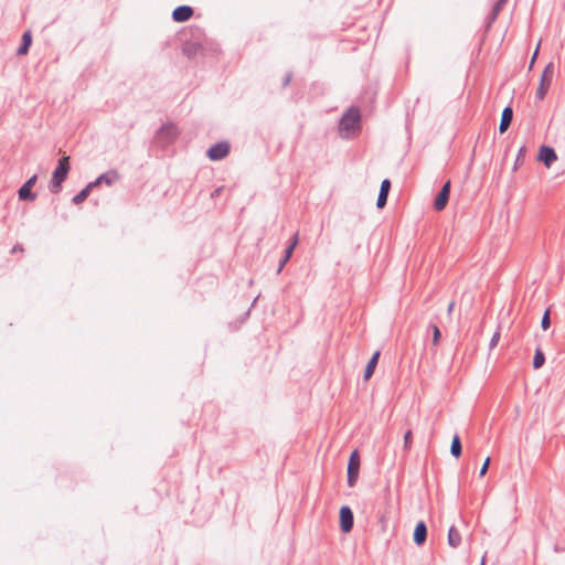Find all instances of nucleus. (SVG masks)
I'll return each mask as SVG.
<instances>
[{"mask_svg":"<svg viewBox=\"0 0 565 565\" xmlns=\"http://www.w3.org/2000/svg\"><path fill=\"white\" fill-rule=\"evenodd\" d=\"M172 129V127H162V130Z\"/></svg>","mask_w":565,"mask_h":565,"instance_id":"37","label":"nucleus"},{"mask_svg":"<svg viewBox=\"0 0 565 565\" xmlns=\"http://www.w3.org/2000/svg\"><path fill=\"white\" fill-rule=\"evenodd\" d=\"M391 190V181L388 179H384L381 183L376 206L379 209H383L387 202L388 192Z\"/></svg>","mask_w":565,"mask_h":565,"instance_id":"14","label":"nucleus"},{"mask_svg":"<svg viewBox=\"0 0 565 565\" xmlns=\"http://www.w3.org/2000/svg\"><path fill=\"white\" fill-rule=\"evenodd\" d=\"M544 363H545V355H544L543 351L540 348H537L535 350V354L533 358V367L535 370H537V369L542 367L544 365Z\"/></svg>","mask_w":565,"mask_h":565,"instance_id":"22","label":"nucleus"},{"mask_svg":"<svg viewBox=\"0 0 565 565\" xmlns=\"http://www.w3.org/2000/svg\"><path fill=\"white\" fill-rule=\"evenodd\" d=\"M354 516L352 510L344 505L340 509V529L343 533H349L353 529Z\"/></svg>","mask_w":565,"mask_h":565,"instance_id":"6","label":"nucleus"},{"mask_svg":"<svg viewBox=\"0 0 565 565\" xmlns=\"http://www.w3.org/2000/svg\"><path fill=\"white\" fill-rule=\"evenodd\" d=\"M292 79V72H287L282 78L281 86L282 88H286Z\"/></svg>","mask_w":565,"mask_h":565,"instance_id":"28","label":"nucleus"},{"mask_svg":"<svg viewBox=\"0 0 565 565\" xmlns=\"http://www.w3.org/2000/svg\"><path fill=\"white\" fill-rule=\"evenodd\" d=\"M89 193L90 191L87 188H84L76 195L73 196L72 202L78 205L88 198Z\"/></svg>","mask_w":565,"mask_h":565,"instance_id":"23","label":"nucleus"},{"mask_svg":"<svg viewBox=\"0 0 565 565\" xmlns=\"http://www.w3.org/2000/svg\"><path fill=\"white\" fill-rule=\"evenodd\" d=\"M31 43H32V35H31V32L30 31H26L23 33L22 35V43L21 45L19 46L18 51H17V54L18 55H24L28 53L30 46H31Z\"/></svg>","mask_w":565,"mask_h":565,"instance_id":"18","label":"nucleus"},{"mask_svg":"<svg viewBox=\"0 0 565 565\" xmlns=\"http://www.w3.org/2000/svg\"><path fill=\"white\" fill-rule=\"evenodd\" d=\"M461 451H462V446H461V441H460V437L458 434H456L454 437H452V440H451V445H450V454L455 457V458H459L460 455H461Z\"/></svg>","mask_w":565,"mask_h":565,"instance_id":"21","label":"nucleus"},{"mask_svg":"<svg viewBox=\"0 0 565 565\" xmlns=\"http://www.w3.org/2000/svg\"><path fill=\"white\" fill-rule=\"evenodd\" d=\"M299 242V235H298V232H296L292 237L290 238V242L288 244V246L286 247L285 249V254L282 256V258L280 259L279 262V265H278V268H277V274L281 273L282 268L285 267V265L289 262L297 244Z\"/></svg>","mask_w":565,"mask_h":565,"instance_id":"9","label":"nucleus"},{"mask_svg":"<svg viewBox=\"0 0 565 565\" xmlns=\"http://www.w3.org/2000/svg\"><path fill=\"white\" fill-rule=\"evenodd\" d=\"M489 465H490V457H487V459L484 460L480 471H479V477H483L488 469H489Z\"/></svg>","mask_w":565,"mask_h":565,"instance_id":"29","label":"nucleus"},{"mask_svg":"<svg viewBox=\"0 0 565 565\" xmlns=\"http://www.w3.org/2000/svg\"><path fill=\"white\" fill-rule=\"evenodd\" d=\"M231 146L227 141H220L206 151V156L212 161H218L227 157L230 153Z\"/></svg>","mask_w":565,"mask_h":565,"instance_id":"5","label":"nucleus"},{"mask_svg":"<svg viewBox=\"0 0 565 565\" xmlns=\"http://www.w3.org/2000/svg\"><path fill=\"white\" fill-rule=\"evenodd\" d=\"M500 340V327L498 328V330L493 333L491 340H490V343H489V348L490 350H492L493 348L497 347L498 342Z\"/></svg>","mask_w":565,"mask_h":565,"instance_id":"27","label":"nucleus"},{"mask_svg":"<svg viewBox=\"0 0 565 565\" xmlns=\"http://www.w3.org/2000/svg\"><path fill=\"white\" fill-rule=\"evenodd\" d=\"M537 159L550 168L557 160V154L552 147L542 146Z\"/></svg>","mask_w":565,"mask_h":565,"instance_id":"11","label":"nucleus"},{"mask_svg":"<svg viewBox=\"0 0 565 565\" xmlns=\"http://www.w3.org/2000/svg\"><path fill=\"white\" fill-rule=\"evenodd\" d=\"M119 179V174L116 170H109L97 178V182L106 183L107 185H111L115 181Z\"/></svg>","mask_w":565,"mask_h":565,"instance_id":"19","label":"nucleus"},{"mask_svg":"<svg viewBox=\"0 0 565 565\" xmlns=\"http://www.w3.org/2000/svg\"><path fill=\"white\" fill-rule=\"evenodd\" d=\"M100 184V182H97V179L93 182H89L85 188H87L89 191H92L95 186Z\"/></svg>","mask_w":565,"mask_h":565,"instance_id":"33","label":"nucleus"},{"mask_svg":"<svg viewBox=\"0 0 565 565\" xmlns=\"http://www.w3.org/2000/svg\"><path fill=\"white\" fill-rule=\"evenodd\" d=\"M480 565H486V556L482 557Z\"/></svg>","mask_w":565,"mask_h":565,"instance_id":"36","label":"nucleus"},{"mask_svg":"<svg viewBox=\"0 0 565 565\" xmlns=\"http://www.w3.org/2000/svg\"><path fill=\"white\" fill-rule=\"evenodd\" d=\"M340 136L350 139L361 131V114L358 107L351 106L339 121Z\"/></svg>","mask_w":565,"mask_h":565,"instance_id":"1","label":"nucleus"},{"mask_svg":"<svg viewBox=\"0 0 565 565\" xmlns=\"http://www.w3.org/2000/svg\"><path fill=\"white\" fill-rule=\"evenodd\" d=\"M38 180V175L33 174L18 191V195L20 200L23 201H34L36 199V194L31 191V188L35 184Z\"/></svg>","mask_w":565,"mask_h":565,"instance_id":"7","label":"nucleus"},{"mask_svg":"<svg viewBox=\"0 0 565 565\" xmlns=\"http://www.w3.org/2000/svg\"><path fill=\"white\" fill-rule=\"evenodd\" d=\"M429 329L433 331V344L437 347L441 337L440 330L435 323H430Z\"/></svg>","mask_w":565,"mask_h":565,"instance_id":"25","label":"nucleus"},{"mask_svg":"<svg viewBox=\"0 0 565 565\" xmlns=\"http://www.w3.org/2000/svg\"><path fill=\"white\" fill-rule=\"evenodd\" d=\"M550 309L545 310L542 320H541V327L543 330H547L551 326V318H550Z\"/></svg>","mask_w":565,"mask_h":565,"instance_id":"26","label":"nucleus"},{"mask_svg":"<svg viewBox=\"0 0 565 565\" xmlns=\"http://www.w3.org/2000/svg\"><path fill=\"white\" fill-rule=\"evenodd\" d=\"M525 153H526V147L523 145L520 147L519 151H518V154H516V158H515V162H514V167L513 169L515 170L519 166H522L523 162H524V157H525Z\"/></svg>","mask_w":565,"mask_h":565,"instance_id":"24","label":"nucleus"},{"mask_svg":"<svg viewBox=\"0 0 565 565\" xmlns=\"http://www.w3.org/2000/svg\"><path fill=\"white\" fill-rule=\"evenodd\" d=\"M224 190V186H218L216 188L212 193H211V199H215L217 196L221 195V193L223 192Z\"/></svg>","mask_w":565,"mask_h":565,"instance_id":"32","label":"nucleus"},{"mask_svg":"<svg viewBox=\"0 0 565 565\" xmlns=\"http://www.w3.org/2000/svg\"><path fill=\"white\" fill-rule=\"evenodd\" d=\"M203 52V44L200 40L195 41H186L182 45V53L189 57L192 58Z\"/></svg>","mask_w":565,"mask_h":565,"instance_id":"10","label":"nucleus"},{"mask_svg":"<svg viewBox=\"0 0 565 565\" xmlns=\"http://www.w3.org/2000/svg\"><path fill=\"white\" fill-rule=\"evenodd\" d=\"M454 306L455 303L454 302H450L449 306H448V313H450L454 309Z\"/></svg>","mask_w":565,"mask_h":565,"instance_id":"35","label":"nucleus"},{"mask_svg":"<svg viewBox=\"0 0 565 565\" xmlns=\"http://www.w3.org/2000/svg\"><path fill=\"white\" fill-rule=\"evenodd\" d=\"M22 250H23V247L20 244L14 245L12 248V253L22 252Z\"/></svg>","mask_w":565,"mask_h":565,"instance_id":"34","label":"nucleus"},{"mask_svg":"<svg viewBox=\"0 0 565 565\" xmlns=\"http://www.w3.org/2000/svg\"><path fill=\"white\" fill-rule=\"evenodd\" d=\"M193 8L190 6H179L172 12V19L175 22H185L193 15Z\"/></svg>","mask_w":565,"mask_h":565,"instance_id":"12","label":"nucleus"},{"mask_svg":"<svg viewBox=\"0 0 565 565\" xmlns=\"http://www.w3.org/2000/svg\"><path fill=\"white\" fill-rule=\"evenodd\" d=\"M461 543V535L459 531L452 525L448 531V544L451 547H458Z\"/></svg>","mask_w":565,"mask_h":565,"instance_id":"20","label":"nucleus"},{"mask_svg":"<svg viewBox=\"0 0 565 565\" xmlns=\"http://www.w3.org/2000/svg\"><path fill=\"white\" fill-rule=\"evenodd\" d=\"M539 49H540V43L537 44V46H536V49H535V51H534V53L532 55V58H531V62H530V66H529L530 70H532V67H533V65L535 63V60H536L537 54H539Z\"/></svg>","mask_w":565,"mask_h":565,"instance_id":"31","label":"nucleus"},{"mask_svg":"<svg viewBox=\"0 0 565 565\" xmlns=\"http://www.w3.org/2000/svg\"><path fill=\"white\" fill-rule=\"evenodd\" d=\"M427 539V526L424 521L417 522L414 534H413V541L417 546H422Z\"/></svg>","mask_w":565,"mask_h":565,"instance_id":"13","label":"nucleus"},{"mask_svg":"<svg viewBox=\"0 0 565 565\" xmlns=\"http://www.w3.org/2000/svg\"><path fill=\"white\" fill-rule=\"evenodd\" d=\"M554 76V64L550 62L543 70L540 78V84L535 94V98L541 102L544 99Z\"/></svg>","mask_w":565,"mask_h":565,"instance_id":"3","label":"nucleus"},{"mask_svg":"<svg viewBox=\"0 0 565 565\" xmlns=\"http://www.w3.org/2000/svg\"><path fill=\"white\" fill-rule=\"evenodd\" d=\"M513 119V109L511 106H507L501 114V120L499 130L501 134L505 132L508 128L510 127Z\"/></svg>","mask_w":565,"mask_h":565,"instance_id":"15","label":"nucleus"},{"mask_svg":"<svg viewBox=\"0 0 565 565\" xmlns=\"http://www.w3.org/2000/svg\"><path fill=\"white\" fill-rule=\"evenodd\" d=\"M71 169L70 157L64 156L58 159L57 167L53 171L49 189L52 193L57 194L62 190V184L66 180Z\"/></svg>","mask_w":565,"mask_h":565,"instance_id":"2","label":"nucleus"},{"mask_svg":"<svg viewBox=\"0 0 565 565\" xmlns=\"http://www.w3.org/2000/svg\"><path fill=\"white\" fill-rule=\"evenodd\" d=\"M412 443V430H407L404 435V445L405 448H408Z\"/></svg>","mask_w":565,"mask_h":565,"instance_id":"30","label":"nucleus"},{"mask_svg":"<svg viewBox=\"0 0 565 565\" xmlns=\"http://www.w3.org/2000/svg\"><path fill=\"white\" fill-rule=\"evenodd\" d=\"M449 194H450V181L448 180L440 189V191L438 192L435 201H434V209L436 211H443L447 203H448V200H449Z\"/></svg>","mask_w":565,"mask_h":565,"instance_id":"8","label":"nucleus"},{"mask_svg":"<svg viewBox=\"0 0 565 565\" xmlns=\"http://www.w3.org/2000/svg\"><path fill=\"white\" fill-rule=\"evenodd\" d=\"M508 0H495L491 12L487 17V28H490L492 23L498 19L501 10L507 4Z\"/></svg>","mask_w":565,"mask_h":565,"instance_id":"16","label":"nucleus"},{"mask_svg":"<svg viewBox=\"0 0 565 565\" xmlns=\"http://www.w3.org/2000/svg\"><path fill=\"white\" fill-rule=\"evenodd\" d=\"M360 454L356 449H354L349 458L348 462V484L349 487H354L358 479H359V472H360Z\"/></svg>","mask_w":565,"mask_h":565,"instance_id":"4","label":"nucleus"},{"mask_svg":"<svg viewBox=\"0 0 565 565\" xmlns=\"http://www.w3.org/2000/svg\"><path fill=\"white\" fill-rule=\"evenodd\" d=\"M380 355H381V352L380 351H375L373 353V355L371 356L370 361L367 362V364L365 366V370H364V375H363V379L365 381H367L373 375L374 370H375V367L377 365Z\"/></svg>","mask_w":565,"mask_h":565,"instance_id":"17","label":"nucleus"}]
</instances>
